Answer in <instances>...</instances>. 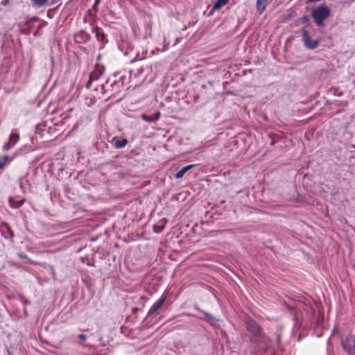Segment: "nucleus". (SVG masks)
I'll list each match as a JSON object with an SVG mask.
<instances>
[{"label":"nucleus","mask_w":355,"mask_h":355,"mask_svg":"<svg viewBox=\"0 0 355 355\" xmlns=\"http://www.w3.org/2000/svg\"><path fill=\"white\" fill-rule=\"evenodd\" d=\"M330 15V10L324 5L319 6L311 11V17L315 21L317 26H320L323 21Z\"/></svg>","instance_id":"nucleus-1"},{"label":"nucleus","mask_w":355,"mask_h":355,"mask_svg":"<svg viewBox=\"0 0 355 355\" xmlns=\"http://www.w3.org/2000/svg\"><path fill=\"white\" fill-rule=\"evenodd\" d=\"M302 41L304 45L309 49H315L318 46L319 41L312 40L309 33L306 30L302 31Z\"/></svg>","instance_id":"nucleus-2"},{"label":"nucleus","mask_w":355,"mask_h":355,"mask_svg":"<svg viewBox=\"0 0 355 355\" xmlns=\"http://www.w3.org/2000/svg\"><path fill=\"white\" fill-rule=\"evenodd\" d=\"M343 346L349 355H355V336H350L343 342Z\"/></svg>","instance_id":"nucleus-3"},{"label":"nucleus","mask_w":355,"mask_h":355,"mask_svg":"<svg viewBox=\"0 0 355 355\" xmlns=\"http://www.w3.org/2000/svg\"><path fill=\"white\" fill-rule=\"evenodd\" d=\"M166 296L163 295L150 309L148 311V315H153L158 313V311L161 309V307L163 306L165 300H166Z\"/></svg>","instance_id":"nucleus-4"},{"label":"nucleus","mask_w":355,"mask_h":355,"mask_svg":"<svg viewBox=\"0 0 355 355\" xmlns=\"http://www.w3.org/2000/svg\"><path fill=\"white\" fill-rule=\"evenodd\" d=\"M19 136L18 134H11L8 142L4 145L3 148L8 150L12 148L19 141Z\"/></svg>","instance_id":"nucleus-5"},{"label":"nucleus","mask_w":355,"mask_h":355,"mask_svg":"<svg viewBox=\"0 0 355 355\" xmlns=\"http://www.w3.org/2000/svg\"><path fill=\"white\" fill-rule=\"evenodd\" d=\"M248 330L252 335L255 336L259 331L258 324L254 321H250L247 324Z\"/></svg>","instance_id":"nucleus-6"},{"label":"nucleus","mask_w":355,"mask_h":355,"mask_svg":"<svg viewBox=\"0 0 355 355\" xmlns=\"http://www.w3.org/2000/svg\"><path fill=\"white\" fill-rule=\"evenodd\" d=\"M160 114L159 112H155L153 116H147L145 114L141 115V118L146 122L150 123L154 122L159 119Z\"/></svg>","instance_id":"nucleus-7"},{"label":"nucleus","mask_w":355,"mask_h":355,"mask_svg":"<svg viewBox=\"0 0 355 355\" xmlns=\"http://www.w3.org/2000/svg\"><path fill=\"white\" fill-rule=\"evenodd\" d=\"M194 166H195V164H191V165H188L187 166L183 167L175 174V178H177V179L182 178L187 171H189L190 169H191Z\"/></svg>","instance_id":"nucleus-8"},{"label":"nucleus","mask_w":355,"mask_h":355,"mask_svg":"<svg viewBox=\"0 0 355 355\" xmlns=\"http://www.w3.org/2000/svg\"><path fill=\"white\" fill-rule=\"evenodd\" d=\"M128 143L127 139H123L121 140L116 139L114 138L112 139V144L116 148H123Z\"/></svg>","instance_id":"nucleus-9"},{"label":"nucleus","mask_w":355,"mask_h":355,"mask_svg":"<svg viewBox=\"0 0 355 355\" xmlns=\"http://www.w3.org/2000/svg\"><path fill=\"white\" fill-rule=\"evenodd\" d=\"M267 0H257V8L259 12L262 13L266 7Z\"/></svg>","instance_id":"nucleus-10"},{"label":"nucleus","mask_w":355,"mask_h":355,"mask_svg":"<svg viewBox=\"0 0 355 355\" xmlns=\"http://www.w3.org/2000/svg\"><path fill=\"white\" fill-rule=\"evenodd\" d=\"M93 32L96 33V37L98 40L102 42H104L105 40V35L104 33L101 31V29L98 27H96L93 29Z\"/></svg>","instance_id":"nucleus-11"},{"label":"nucleus","mask_w":355,"mask_h":355,"mask_svg":"<svg viewBox=\"0 0 355 355\" xmlns=\"http://www.w3.org/2000/svg\"><path fill=\"white\" fill-rule=\"evenodd\" d=\"M229 0H218L213 6L212 10H217L220 9L223 6L228 3Z\"/></svg>","instance_id":"nucleus-12"},{"label":"nucleus","mask_w":355,"mask_h":355,"mask_svg":"<svg viewBox=\"0 0 355 355\" xmlns=\"http://www.w3.org/2000/svg\"><path fill=\"white\" fill-rule=\"evenodd\" d=\"M49 0H32L33 4L38 7L43 6L45 5Z\"/></svg>","instance_id":"nucleus-13"},{"label":"nucleus","mask_w":355,"mask_h":355,"mask_svg":"<svg viewBox=\"0 0 355 355\" xmlns=\"http://www.w3.org/2000/svg\"><path fill=\"white\" fill-rule=\"evenodd\" d=\"M8 161V156H3L0 157V169L3 168V166L7 164Z\"/></svg>","instance_id":"nucleus-14"},{"label":"nucleus","mask_w":355,"mask_h":355,"mask_svg":"<svg viewBox=\"0 0 355 355\" xmlns=\"http://www.w3.org/2000/svg\"><path fill=\"white\" fill-rule=\"evenodd\" d=\"M98 78V75L96 74L95 73H92L91 75H90V78H89V80L87 82V87L89 88L90 87V84H91V82L93 80H96Z\"/></svg>","instance_id":"nucleus-15"},{"label":"nucleus","mask_w":355,"mask_h":355,"mask_svg":"<svg viewBox=\"0 0 355 355\" xmlns=\"http://www.w3.org/2000/svg\"><path fill=\"white\" fill-rule=\"evenodd\" d=\"M203 314L207 318L208 320L210 322H212L213 321H215L216 320L212 315H211L209 313H207V312H202Z\"/></svg>","instance_id":"nucleus-16"},{"label":"nucleus","mask_w":355,"mask_h":355,"mask_svg":"<svg viewBox=\"0 0 355 355\" xmlns=\"http://www.w3.org/2000/svg\"><path fill=\"white\" fill-rule=\"evenodd\" d=\"M78 338L80 339L81 340H85L87 338V336L85 334H79L78 336Z\"/></svg>","instance_id":"nucleus-17"}]
</instances>
